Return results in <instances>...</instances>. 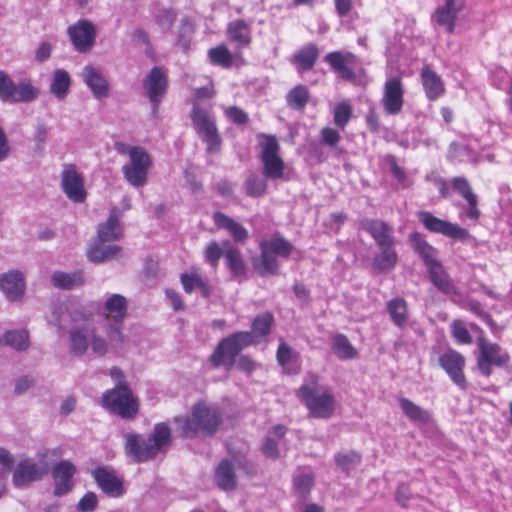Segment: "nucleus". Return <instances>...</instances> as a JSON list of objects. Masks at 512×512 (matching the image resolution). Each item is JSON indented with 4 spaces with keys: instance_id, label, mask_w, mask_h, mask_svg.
Returning a JSON list of instances; mask_svg holds the SVG:
<instances>
[{
    "instance_id": "0e129e2a",
    "label": "nucleus",
    "mask_w": 512,
    "mask_h": 512,
    "mask_svg": "<svg viewBox=\"0 0 512 512\" xmlns=\"http://www.w3.org/2000/svg\"><path fill=\"white\" fill-rule=\"evenodd\" d=\"M97 504L96 494L94 492H87L78 502L77 509L81 512H90L95 510Z\"/></svg>"
},
{
    "instance_id": "7c9ffc66",
    "label": "nucleus",
    "mask_w": 512,
    "mask_h": 512,
    "mask_svg": "<svg viewBox=\"0 0 512 512\" xmlns=\"http://www.w3.org/2000/svg\"><path fill=\"white\" fill-rule=\"evenodd\" d=\"M422 84L429 100H436L444 94L445 88L441 77L425 66L421 72Z\"/></svg>"
},
{
    "instance_id": "c9c22d12",
    "label": "nucleus",
    "mask_w": 512,
    "mask_h": 512,
    "mask_svg": "<svg viewBox=\"0 0 512 512\" xmlns=\"http://www.w3.org/2000/svg\"><path fill=\"white\" fill-rule=\"evenodd\" d=\"M217 485L225 491H230L236 487V476L232 464L228 460H223L218 465L215 473Z\"/></svg>"
},
{
    "instance_id": "f03ea898",
    "label": "nucleus",
    "mask_w": 512,
    "mask_h": 512,
    "mask_svg": "<svg viewBox=\"0 0 512 512\" xmlns=\"http://www.w3.org/2000/svg\"><path fill=\"white\" fill-rule=\"evenodd\" d=\"M273 320V315L270 312H264L254 318L251 332H235L223 338L210 357L212 365L219 367L224 363V360L227 359L231 366L234 358H236L243 349L258 343V338L270 334Z\"/></svg>"
},
{
    "instance_id": "680f3d73",
    "label": "nucleus",
    "mask_w": 512,
    "mask_h": 512,
    "mask_svg": "<svg viewBox=\"0 0 512 512\" xmlns=\"http://www.w3.org/2000/svg\"><path fill=\"white\" fill-rule=\"evenodd\" d=\"M452 334L457 342L461 344L472 343L470 333L461 321H454L452 323Z\"/></svg>"
},
{
    "instance_id": "8fccbe9b",
    "label": "nucleus",
    "mask_w": 512,
    "mask_h": 512,
    "mask_svg": "<svg viewBox=\"0 0 512 512\" xmlns=\"http://www.w3.org/2000/svg\"><path fill=\"white\" fill-rule=\"evenodd\" d=\"M266 189V180L257 174H250L244 182V190L249 197H260L265 194Z\"/></svg>"
},
{
    "instance_id": "a18cd8bd",
    "label": "nucleus",
    "mask_w": 512,
    "mask_h": 512,
    "mask_svg": "<svg viewBox=\"0 0 512 512\" xmlns=\"http://www.w3.org/2000/svg\"><path fill=\"white\" fill-rule=\"evenodd\" d=\"M381 252L373 259V265L380 271L391 270L398 261V255L393 246H380Z\"/></svg>"
},
{
    "instance_id": "5fc2aeb1",
    "label": "nucleus",
    "mask_w": 512,
    "mask_h": 512,
    "mask_svg": "<svg viewBox=\"0 0 512 512\" xmlns=\"http://www.w3.org/2000/svg\"><path fill=\"white\" fill-rule=\"evenodd\" d=\"M321 142L335 150V156L339 157L343 153V149L338 147L341 140L339 132L330 127H325L320 131Z\"/></svg>"
},
{
    "instance_id": "338daca9",
    "label": "nucleus",
    "mask_w": 512,
    "mask_h": 512,
    "mask_svg": "<svg viewBox=\"0 0 512 512\" xmlns=\"http://www.w3.org/2000/svg\"><path fill=\"white\" fill-rule=\"evenodd\" d=\"M263 454L272 459H277L279 457V448L278 442L272 439L270 436H267L262 445Z\"/></svg>"
},
{
    "instance_id": "c756f323",
    "label": "nucleus",
    "mask_w": 512,
    "mask_h": 512,
    "mask_svg": "<svg viewBox=\"0 0 512 512\" xmlns=\"http://www.w3.org/2000/svg\"><path fill=\"white\" fill-rule=\"evenodd\" d=\"M213 220L219 228L227 230L235 242L243 243L247 240L249 235L247 229L224 213L215 212Z\"/></svg>"
},
{
    "instance_id": "4d7b16f0",
    "label": "nucleus",
    "mask_w": 512,
    "mask_h": 512,
    "mask_svg": "<svg viewBox=\"0 0 512 512\" xmlns=\"http://www.w3.org/2000/svg\"><path fill=\"white\" fill-rule=\"evenodd\" d=\"M352 116V108L347 102L337 104L334 109V123L339 128H344Z\"/></svg>"
},
{
    "instance_id": "e433bc0d",
    "label": "nucleus",
    "mask_w": 512,
    "mask_h": 512,
    "mask_svg": "<svg viewBox=\"0 0 512 512\" xmlns=\"http://www.w3.org/2000/svg\"><path fill=\"white\" fill-rule=\"evenodd\" d=\"M387 312L390 315L391 321L397 327H403L408 320V306L403 298H394L387 302Z\"/></svg>"
},
{
    "instance_id": "774afa93",
    "label": "nucleus",
    "mask_w": 512,
    "mask_h": 512,
    "mask_svg": "<svg viewBox=\"0 0 512 512\" xmlns=\"http://www.w3.org/2000/svg\"><path fill=\"white\" fill-rule=\"evenodd\" d=\"M291 353H292L291 348L287 344L281 343L277 349V355H276L278 363L281 366H284L287 363H289V361L291 359Z\"/></svg>"
},
{
    "instance_id": "49530a36",
    "label": "nucleus",
    "mask_w": 512,
    "mask_h": 512,
    "mask_svg": "<svg viewBox=\"0 0 512 512\" xmlns=\"http://www.w3.org/2000/svg\"><path fill=\"white\" fill-rule=\"evenodd\" d=\"M181 283L186 293H191L194 289H199L203 297L208 298L211 295V289L209 285L201 278L198 273L182 274Z\"/></svg>"
},
{
    "instance_id": "6ab92c4d",
    "label": "nucleus",
    "mask_w": 512,
    "mask_h": 512,
    "mask_svg": "<svg viewBox=\"0 0 512 512\" xmlns=\"http://www.w3.org/2000/svg\"><path fill=\"white\" fill-rule=\"evenodd\" d=\"M92 476L105 494L112 497H120L124 494L123 482L111 467H97L92 471Z\"/></svg>"
},
{
    "instance_id": "393cba45",
    "label": "nucleus",
    "mask_w": 512,
    "mask_h": 512,
    "mask_svg": "<svg viewBox=\"0 0 512 512\" xmlns=\"http://www.w3.org/2000/svg\"><path fill=\"white\" fill-rule=\"evenodd\" d=\"M121 211L114 207L110 210L106 222L98 225L97 239L101 241H117L123 236V229L120 225Z\"/></svg>"
},
{
    "instance_id": "cd10ccee",
    "label": "nucleus",
    "mask_w": 512,
    "mask_h": 512,
    "mask_svg": "<svg viewBox=\"0 0 512 512\" xmlns=\"http://www.w3.org/2000/svg\"><path fill=\"white\" fill-rule=\"evenodd\" d=\"M110 241L97 239L88 251L91 262L102 263L122 257V248L116 244H107Z\"/></svg>"
},
{
    "instance_id": "864d4df0",
    "label": "nucleus",
    "mask_w": 512,
    "mask_h": 512,
    "mask_svg": "<svg viewBox=\"0 0 512 512\" xmlns=\"http://www.w3.org/2000/svg\"><path fill=\"white\" fill-rule=\"evenodd\" d=\"M49 136V128L44 122H37L33 128L32 141L34 143V152L42 154Z\"/></svg>"
},
{
    "instance_id": "a878e982",
    "label": "nucleus",
    "mask_w": 512,
    "mask_h": 512,
    "mask_svg": "<svg viewBox=\"0 0 512 512\" xmlns=\"http://www.w3.org/2000/svg\"><path fill=\"white\" fill-rule=\"evenodd\" d=\"M81 75L84 83L90 88L94 97L101 99L108 96V82L98 69L87 65L83 68Z\"/></svg>"
},
{
    "instance_id": "f3484780",
    "label": "nucleus",
    "mask_w": 512,
    "mask_h": 512,
    "mask_svg": "<svg viewBox=\"0 0 512 512\" xmlns=\"http://www.w3.org/2000/svg\"><path fill=\"white\" fill-rule=\"evenodd\" d=\"M55 483L54 495L57 497L68 494L73 489V477L77 472L76 466L69 460H62L51 469Z\"/></svg>"
},
{
    "instance_id": "2f4dec72",
    "label": "nucleus",
    "mask_w": 512,
    "mask_h": 512,
    "mask_svg": "<svg viewBox=\"0 0 512 512\" xmlns=\"http://www.w3.org/2000/svg\"><path fill=\"white\" fill-rule=\"evenodd\" d=\"M429 272V279L438 288L439 291L445 294L456 293V287L450 279L443 266L438 262H434L427 266Z\"/></svg>"
},
{
    "instance_id": "69168bd1",
    "label": "nucleus",
    "mask_w": 512,
    "mask_h": 512,
    "mask_svg": "<svg viewBox=\"0 0 512 512\" xmlns=\"http://www.w3.org/2000/svg\"><path fill=\"white\" fill-rule=\"evenodd\" d=\"M226 116L237 125H244L249 121V117L246 112L236 106L228 107L225 110Z\"/></svg>"
},
{
    "instance_id": "7ed1b4c3",
    "label": "nucleus",
    "mask_w": 512,
    "mask_h": 512,
    "mask_svg": "<svg viewBox=\"0 0 512 512\" xmlns=\"http://www.w3.org/2000/svg\"><path fill=\"white\" fill-rule=\"evenodd\" d=\"M124 438L127 456L135 462L144 463L154 459L170 445L171 430L165 423H158L148 438L136 433H127Z\"/></svg>"
},
{
    "instance_id": "ea45409f",
    "label": "nucleus",
    "mask_w": 512,
    "mask_h": 512,
    "mask_svg": "<svg viewBox=\"0 0 512 512\" xmlns=\"http://www.w3.org/2000/svg\"><path fill=\"white\" fill-rule=\"evenodd\" d=\"M0 345L24 351L29 346V336L25 330H9L0 337Z\"/></svg>"
},
{
    "instance_id": "473e14b6",
    "label": "nucleus",
    "mask_w": 512,
    "mask_h": 512,
    "mask_svg": "<svg viewBox=\"0 0 512 512\" xmlns=\"http://www.w3.org/2000/svg\"><path fill=\"white\" fill-rule=\"evenodd\" d=\"M51 283L58 289L71 290L82 286L85 283V277L82 271L72 273L55 271L51 276Z\"/></svg>"
},
{
    "instance_id": "0eeeda50",
    "label": "nucleus",
    "mask_w": 512,
    "mask_h": 512,
    "mask_svg": "<svg viewBox=\"0 0 512 512\" xmlns=\"http://www.w3.org/2000/svg\"><path fill=\"white\" fill-rule=\"evenodd\" d=\"M475 328L481 333L477 339V368L483 376L490 377L492 367L506 366L510 361V355L499 344L488 341L480 328L477 326H475Z\"/></svg>"
},
{
    "instance_id": "f8f14e48",
    "label": "nucleus",
    "mask_w": 512,
    "mask_h": 512,
    "mask_svg": "<svg viewBox=\"0 0 512 512\" xmlns=\"http://www.w3.org/2000/svg\"><path fill=\"white\" fill-rule=\"evenodd\" d=\"M39 94V89L31 83L16 84L6 72L0 71V99L2 101L29 103L36 100Z\"/></svg>"
},
{
    "instance_id": "c85d7f7f",
    "label": "nucleus",
    "mask_w": 512,
    "mask_h": 512,
    "mask_svg": "<svg viewBox=\"0 0 512 512\" xmlns=\"http://www.w3.org/2000/svg\"><path fill=\"white\" fill-rule=\"evenodd\" d=\"M451 184L453 189L467 201V216L470 219L477 220L480 216V211L477 208L478 198L473 193L468 180L465 177H454Z\"/></svg>"
},
{
    "instance_id": "5701e85b",
    "label": "nucleus",
    "mask_w": 512,
    "mask_h": 512,
    "mask_svg": "<svg viewBox=\"0 0 512 512\" xmlns=\"http://www.w3.org/2000/svg\"><path fill=\"white\" fill-rule=\"evenodd\" d=\"M363 229L370 233L378 246H394L395 237L393 228L386 222L378 219H365L361 222Z\"/></svg>"
},
{
    "instance_id": "412c9836",
    "label": "nucleus",
    "mask_w": 512,
    "mask_h": 512,
    "mask_svg": "<svg viewBox=\"0 0 512 512\" xmlns=\"http://www.w3.org/2000/svg\"><path fill=\"white\" fill-rule=\"evenodd\" d=\"M439 363L456 385L462 389L466 387V379L463 373L465 359L460 353L450 350L440 356Z\"/></svg>"
},
{
    "instance_id": "58836bf2",
    "label": "nucleus",
    "mask_w": 512,
    "mask_h": 512,
    "mask_svg": "<svg viewBox=\"0 0 512 512\" xmlns=\"http://www.w3.org/2000/svg\"><path fill=\"white\" fill-rule=\"evenodd\" d=\"M71 79L67 71L63 69H56L53 72L50 92L59 100H63L69 91Z\"/></svg>"
},
{
    "instance_id": "79ce46f5",
    "label": "nucleus",
    "mask_w": 512,
    "mask_h": 512,
    "mask_svg": "<svg viewBox=\"0 0 512 512\" xmlns=\"http://www.w3.org/2000/svg\"><path fill=\"white\" fill-rule=\"evenodd\" d=\"M409 240L414 250L424 260L427 266L437 261L435 258V249L425 241L421 234L414 232L410 235Z\"/></svg>"
},
{
    "instance_id": "37998d69",
    "label": "nucleus",
    "mask_w": 512,
    "mask_h": 512,
    "mask_svg": "<svg viewBox=\"0 0 512 512\" xmlns=\"http://www.w3.org/2000/svg\"><path fill=\"white\" fill-rule=\"evenodd\" d=\"M224 257L231 272L235 276H240L245 272V265L240 251L232 246L230 242H224Z\"/></svg>"
},
{
    "instance_id": "9b49d317",
    "label": "nucleus",
    "mask_w": 512,
    "mask_h": 512,
    "mask_svg": "<svg viewBox=\"0 0 512 512\" xmlns=\"http://www.w3.org/2000/svg\"><path fill=\"white\" fill-rule=\"evenodd\" d=\"M263 138L261 146V161L263 164V175L267 179L278 180L283 178L285 164L279 155L280 146L275 136L273 135H260Z\"/></svg>"
},
{
    "instance_id": "2eb2a0df",
    "label": "nucleus",
    "mask_w": 512,
    "mask_h": 512,
    "mask_svg": "<svg viewBox=\"0 0 512 512\" xmlns=\"http://www.w3.org/2000/svg\"><path fill=\"white\" fill-rule=\"evenodd\" d=\"M61 188L68 199L75 203H83L86 200L87 192L83 178L73 165H66L62 170Z\"/></svg>"
},
{
    "instance_id": "3c124183",
    "label": "nucleus",
    "mask_w": 512,
    "mask_h": 512,
    "mask_svg": "<svg viewBox=\"0 0 512 512\" xmlns=\"http://www.w3.org/2000/svg\"><path fill=\"white\" fill-rule=\"evenodd\" d=\"M361 454L356 451L339 452L335 455L336 465L343 471L348 472L361 463Z\"/></svg>"
},
{
    "instance_id": "aec40b11",
    "label": "nucleus",
    "mask_w": 512,
    "mask_h": 512,
    "mask_svg": "<svg viewBox=\"0 0 512 512\" xmlns=\"http://www.w3.org/2000/svg\"><path fill=\"white\" fill-rule=\"evenodd\" d=\"M325 61L331 66L333 71L346 81H353L356 78L354 67L357 58L350 52L334 51L325 56Z\"/></svg>"
},
{
    "instance_id": "603ef678",
    "label": "nucleus",
    "mask_w": 512,
    "mask_h": 512,
    "mask_svg": "<svg viewBox=\"0 0 512 512\" xmlns=\"http://www.w3.org/2000/svg\"><path fill=\"white\" fill-rule=\"evenodd\" d=\"M208 56L213 64L224 68H229L233 64V55L224 45L211 48Z\"/></svg>"
},
{
    "instance_id": "bb28decb",
    "label": "nucleus",
    "mask_w": 512,
    "mask_h": 512,
    "mask_svg": "<svg viewBox=\"0 0 512 512\" xmlns=\"http://www.w3.org/2000/svg\"><path fill=\"white\" fill-rule=\"evenodd\" d=\"M227 35L237 50L247 48L252 42L251 25L242 19L234 20L227 26Z\"/></svg>"
},
{
    "instance_id": "bf43d9fd",
    "label": "nucleus",
    "mask_w": 512,
    "mask_h": 512,
    "mask_svg": "<svg viewBox=\"0 0 512 512\" xmlns=\"http://www.w3.org/2000/svg\"><path fill=\"white\" fill-rule=\"evenodd\" d=\"M234 364L239 370L247 373H251L256 368V363L248 355H241L237 360L234 359L231 366L229 364V360L227 359H225L224 363H222L221 365H225L226 369L230 370Z\"/></svg>"
},
{
    "instance_id": "09e8293b",
    "label": "nucleus",
    "mask_w": 512,
    "mask_h": 512,
    "mask_svg": "<svg viewBox=\"0 0 512 512\" xmlns=\"http://www.w3.org/2000/svg\"><path fill=\"white\" fill-rule=\"evenodd\" d=\"M261 244L273 254L282 258H288L293 248L289 241L279 236H274L269 240H264Z\"/></svg>"
},
{
    "instance_id": "6e6552de",
    "label": "nucleus",
    "mask_w": 512,
    "mask_h": 512,
    "mask_svg": "<svg viewBox=\"0 0 512 512\" xmlns=\"http://www.w3.org/2000/svg\"><path fill=\"white\" fill-rule=\"evenodd\" d=\"M56 456L57 449L46 450L38 455V462L26 458L18 462L13 472V484L17 487L25 486L31 482L41 480L50 471V465L46 461L49 456Z\"/></svg>"
},
{
    "instance_id": "de8ad7c7",
    "label": "nucleus",
    "mask_w": 512,
    "mask_h": 512,
    "mask_svg": "<svg viewBox=\"0 0 512 512\" xmlns=\"http://www.w3.org/2000/svg\"><path fill=\"white\" fill-rule=\"evenodd\" d=\"M309 96L308 88L304 85H298L287 93L286 102L290 108L301 110L308 103Z\"/></svg>"
},
{
    "instance_id": "39448f33",
    "label": "nucleus",
    "mask_w": 512,
    "mask_h": 512,
    "mask_svg": "<svg viewBox=\"0 0 512 512\" xmlns=\"http://www.w3.org/2000/svg\"><path fill=\"white\" fill-rule=\"evenodd\" d=\"M115 150L121 155L129 156V163L122 167L125 180L133 187H143L147 183L151 158L140 146H131L123 142L115 143Z\"/></svg>"
},
{
    "instance_id": "6e6d98bb",
    "label": "nucleus",
    "mask_w": 512,
    "mask_h": 512,
    "mask_svg": "<svg viewBox=\"0 0 512 512\" xmlns=\"http://www.w3.org/2000/svg\"><path fill=\"white\" fill-rule=\"evenodd\" d=\"M177 18L176 12L171 8H160L155 14L154 19L163 32L169 31Z\"/></svg>"
},
{
    "instance_id": "9d476101",
    "label": "nucleus",
    "mask_w": 512,
    "mask_h": 512,
    "mask_svg": "<svg viewBox=\"0 0 512 512\" xmlns=\"http://www.w3.org/2000/svg\"><path fill=\"white\" fill-rule=\"evenodd\" d=\"M102 406L125 419L133 418L138 405L127 385H116L102 396Z\"/></svg>"
},
{
    "instance_id": "f257e3e1",
    "label": "nucleus",
    "mask_w": 512,
    "mask_h": 512,
    "mask_svg": "<svg viewBox=\"0 0 512 512\" xmlns=\"http://www.w3.org/2000/svg\"><path fill=\"white\" fill-rule=\"evenodd\" d=\"M72 326L68 332L69 349L75 356H83L89 348L96 357H104L110 349H120L125 337L119 324H109L106 328L108 340L98 333L93 323V314L84 309L70 312Z\"/></svg>"
},
{
    "instance_id": "13d9d810",
    "label": "nucleus",
    "mask_w": 512,
    "mask_h": 512,
    "mask_svg": "<svg viewBox=\"0 0 512 512\" xmlns=\"http://www.w3.org/2000/svg\"><path fill=\"white\" fill-rule=\"evenodd\" d=\"M294 486L300 494L306 495L314 485V477L311 473H299L294 476Z\"/></svg>"
},
{
    "instance_id": "f704fd0d",
    "label": "nucleus",
    "mask_w": 512,
    "mask_h": 512,
    "mask_svg": "<svg viewBox=\"0 0 512 512\" xmlns=\"http://www.w3.org/2000/svg\"><path fill=\"white\" fill-rule=\"evenodd\" d=\"M319 57V50L313 43L302 47L293 57V62L303 71L311 70Z\"/></svg>"
},
{
    "instance_id": "423d86ee",
    "label": "nucleus",
    "mask_w": 512,
    "mask_h": 512,
    "mask_svg": "<svg viewBox=\"0 0 512 512\" xmlns=\"http://www.w3.org/2000/svg\"><path fill=\"white\" fill-rule=\"evenodd\" d=\"M318 377L309 376V383L303 384L297 391V396L305 403L310 415L314 418H329L334 412L335 400L328 390L316 388Z\"/></svg>"
},
{
    "instance_id": "1a4fd4ad",
    "label": "nucleus",
    "mask_w": 512,
    "mask_h": 512,
    "mask_svg": "<svg viewBox=\"0 0 512 512\" xmlns=\"http://www.w3.org/2000/svg\"><path fill=\"white\" fill-rule=\"evenodd\" d=\"M191 120L197 134L206 143L207 152H218L222 140L216 126V121L210 112L198 103H194L191 111Z\"/></svg>"
},
{
    "instance_id": "4be33fe9",
    "label": "nucleus",
    "mask_w": 512,
    "mask_h": 512,
    "mask_svg": "<svg viewBox=\"0 0 512 512\" xmlns=\"http://www.w3.org/2000/svg\"><path fill=\"white\" fill-rule=\"evenodd\" d=\"M465 0H446L443 6H440L433 19L439 26L444 27L446 32L453 33L455 21L458 13L463 9Z\"/></svg>"
},
{
    "instance_id": "72a5a7b5",
    "label": "nucleus",
    "mask_w": 512,
    "mask_h": 512,
    "mask_svg": "<svg viewBox=\"0 0 512 512\" xmlns=\"http://www.w3.org/2000/svg\"><path fill=\"white\" fill-rule=\"evenodd\" d=\"M127 312L126 298L120 294H113L109 297L104 305V313L106 317L112 318L114 321H122Z\"/></svg>"
},
{
    "instance_id": "4468645a",
    "label": "nucleus",
    "mask_w": 512,
    "mask_h": 512,
    "mask_svg": "<svg viewBox=\"0 0 512 512\" xmlns=\"http://www.w3.org/2000/svg\"><path fill=\"white\" fill-rule=\"evenodd\" d=\"M382 105L387 115H397L404 104V88L400 77H389L383 89Z\"/></svg>"
},
{
    "instance_id": "ddd939ff",
    "label": "nucleus",
    "mask_w": 512,
    "mask_h": 512,
    "mask_svg": "<svg viewBox=\"0 0 512 512\" xmlns=\"http://www.w3.org/2000/svg\"><path fill=\"white\" fill-rule=\"evenodd\" d=\"M143 89L152 103V112L155 114L168 89L165 70L158 66L153 67L143 80Z\"/></svg>"
},
{
    "instance_id": "052dcab7",
    "label": "nucleus",
    "mask_w": 512,
    "mask_h": 512,
    "mask_svg": "<svg viewBox=\"0 0 512 512\" xmlns=\"http://www.w3.org/2000/svg\"><path fill=\"white\" fill-rule=\"evenodd\" d=\"M221 256H224V246L220 247L216 241L210 242L205 249L206 261L216 267Z\"/></svg>"
},
{
    "instance_id": "4c0bfd02",
    "label": "nucleus",
    "mask_w": 512,
    "mask_h": 512,
    "mask_svg": "<svg viewBox=\"0 0 512 512\" xmlns=\"http://www.w3.org/2000/svg\"><path fill=\"white\" fill-rule=\"evenodd\" d=\"M261 255L259 260L255 262V269L261 275H277L279 266L277 256L260 243Z\"/></svg>"
},
{
    "instance_id": "b1692460",
    "label": "nucleus",
    "mask_w": 512,
    "mask_h": 512,
    "mask_svg": "<svg viewBox=\"0 0 512 512\" xmlns=\"http://www.w3.org/2000/svg\"><path fill=\"white\" fill-rule=\"evenodd\" d=\"M0 289L8 300L17 301L25 292V282L20 271H9L0 277Z\"/></svg>"
},
{
    "instance_id": "a211bd4d",
    "label": "nucleus",
    "mask_w": 512,
    "mask_h": 512,
    "mask_svg": "<svg viewBox=\"0 0 512 512\" xmlns=\"http://www.w3.org/2000/svg\"><path fill=\"white\" fill-rule=\"evenodd\" d=\"M418 216L422 224L431 232L440 233L454 239H464L468 235L466 229L451 222L439 219L430 212L421 211Z\"/></svg>"
},
{
    "instance_id": "c03bdc74",
    "label": "nucleus",
    "mask_w": 512,
    "mask_h": 512,
    "mask_svg": "<svg viewBox=\"0 0 512 512\" xmlns=\"http://www.w3.org/2000/svg\"><path fill=\"white\" fill-rule=\"evenodd\" d=\"M332 349L335 355L342 360L353 359L357 356V350L343 334H337L332 338Z\"/></svg>"
},
{
    "instance_id": "a19ab883",
    "label": "nucleus",
    "mask_w": 512,
    "mask_h": 512,
    "mask_svg": "<svg viewBox=\"0 0 512 512\" xmlns=\"http://www.w3.org/2000/svg\"><path fill=\"white\" fill-rule=\"evenodd\" d=\"M399 405L409 420L419 423H427L430 421V413L411 400L402 397L399 399Z\"/></svg>"
},
{
    "instance_id": "dca6fc26",
    "label": "nucleus",
    "mask_w": 512,
    "mask_h": 512,
    "mask_svg": "<svg viewBox=\"0 0 512 512\" xmlns=\"http://www.w3.org/2000/svg\"><path fill=\"white\" fill-rule=\"evenodd\" d=\"M68 35L74 48L80 53H85L93 47L96 31L92 22L79 20L68 28Z\"/></svg>"
},
{
    "instance_id": "e2e57ef3",
    "label": "nucleus",
    "mask_w": 512,
    "mask_h": 512,
    "mask_svg": "<svg viewBox=\"0 0 512 512\" xmlns=\"http://www.w3.org/2000/svg\"><path fill=\"white\" fill-rule=\"evenodd\" d=\"M425 180L427 182L432 183L439 189V192H440V195L442 198H447L449 196L448 185H447L446 181L437 172L433 171V172L427 174L425 176Z\"/></svg>"
},
{
    "instance_id": "20e7f679",
    "label": "nucleus",
    "mask_w": 512,
    "mask_h": 512,
    "mask_svg": "<svg viewBox=\"0 0 512 512\" xmlns=\"http://www.w3.org/2000/svg\"><path fill=\"white\" fill-rule=\"evenodd\" d=\"M175 422L181 435L186 438H193L199 432L211 436L218 431L221 415L216 407L199 402L193 406L191 417H175Z\"/></svg>"
}]
</instances>
